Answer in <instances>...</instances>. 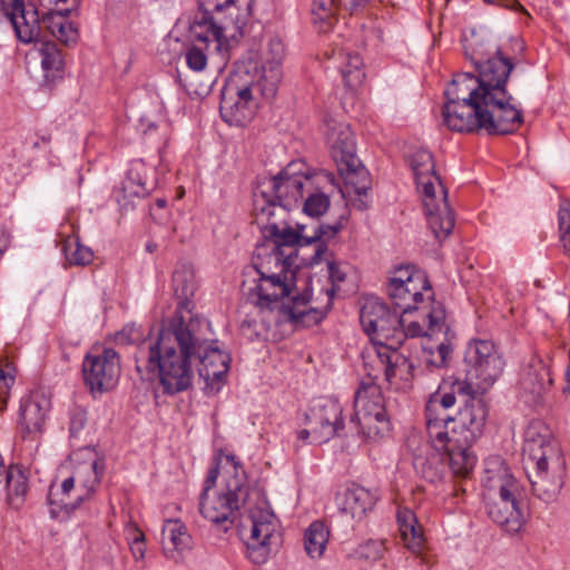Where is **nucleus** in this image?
<instances>
[{
    "label": "nucleus",
    "mask_w": 570,
    "mask_h": 570,
    "mask_svg": "<svg viewBox=\"0 0 570 570\" xmlns=\"http://www.w3.org/2000/svg\"><path fill=\"white\" fill-rule=\"evenodd\" d=\"M343 228L342 222L318 225L313 234L306 233L305 225L289 228L275 242L265 243L257 248L259 263L255 268L259 275L256 286L250 289L249 298L254 308L273 309L281 299L289 296L295 284L294 268L298 267L297 247L316 244L311 264H318L327 252L326 242L334 238Z\"/></svg>",
    "instance_id": "obj_2"
},
{
    "label": "nucleus",
    "mask_w": 570,
    "mask_h": 570,
    "mask_svg": "<svg viewBox=\"0 0 570 570\" xmlns=\"http://www.w3.org/2000/svg\"><path fill=\"white\" fill-rule=\"evenodd\" d=\"M7 502L19 509L26 501L29 490L28 478L19 465H9L6 474Z\"/></svg>",
    "instance_id": "obj_35"
},
{
    "label": "nucleus",
    "mask_w": 570,
    "mask_h": 570,
    "mask_svg": "<svg viewBox=\"0 0 570 570\" xmlns=\"http://www.w3.org/2000/svg\"><path fill=\"white\" fill-rule=\"evenodd\" d=\"M334 58L340 62L338 69L346 88L357 89L365 79L363 59L358 53H352L345 49L334 52Z\"/></svg>",
    "instance_id": "obj_33"
},
{
    "label": "nucleus",
    "mask_w": 570,
    "mask_h": 570,
    "mask_svg": "<svg viewBox=\"0 0 570 570\" xmlns=\"http://www.w3.org/2000/svg\"><path fill=\"white\" fill-rule=\"evenodd\" d=\"M85 385L91 393L112 390L120 376V358L114 348L92 350L82 361Z\"/></svg>",
    "instance_id": "obj_12"
},
{
    "label": "nucleus",
    "mask_w": 570,
    "mask_h": 570,
    "mask_svg": "<svg viewBox=\"0 0 570 570\" xmlns=\"http://www.w3.org/2000/svg\"><path fill=\"white\" fill-rule=\"evenodd\" d=\"M550 368L538 355L531 357L522 377V386L532 394L540 395L552 385Z\"/></svg>",
    "instance_id": "obj_31"
},
{
    "label": "nucleus",
    "mask_w": 570,
    "mask_h": 570,
    "mask_svg": "<svg viewBox=\"0 0 570 570\" xmlns=\"http://www.w3.org/2000/svg\"><path fill=\"white\" fill-rule=\"evenodd\" d=\"M499 48L485 62L475 61L478 76L456 73L444 91V125L458 132L485 130L499 134L494 115L499 110Z\"/></svg>",
    "instance_id": "obj_3"
},
{
    "label": "nucleus",
    "mask_w": 570,
    "mask_h": 570,
    "mask_svg": "<svg viewBox=\"0 0 570 570\" xmlns=\"http://www.w3.org/2000/svg\"><path fill=\"white\" fill-rule=\"evenodd\" d=\"M70 12L71 9L52 10L50 8L48 12L42 14L41 23L55 37L63 28Z\"/></svg>",
    "instance_id": "obj_48"
},
{
    "label": "nucleus",
    "mask_w": 570,
    "mask_h": 570,
    "mask_svg": "<svg viewBox=\"0 0 570 570\" xmlns=\"http://www.w3.org/2000/svg\"><path fill=\"white\" fill-rule=\"evenodd\" d=\"M370 0H313L312 14L314 22L320 23L322 32L328 31L334 21L336 13L345 11L348 14L362 11Z\"/></svg>",
    "instance_id": "obj_21"
},
{
    "label": "nucleus",
    "mask_w": 570,
    "mask_h": 570,
    "mask_svg": "<svg viewBox=\"0 0 570 570\" xmlns=\"http://www.w3.org/2000/svg\"><path fill=\"white\" fill-rule=\"evenodd\" d=\"M396 518L404 546L412 553L421 554L424 547V533L415 513L407 508L399 509Z\"/></svg>",
    "instance_id": "obj_27"
},
{
    "label": "nucleus",
    "mask_w": 570,
    "mask_h": 570,
    "mask_svg": "<svg viewBox=\"0 0 570 570\" xmlns=\"http://www.w3.org/2000/svg\"><path fill=\"white\" fill-rule=\"evenodd\" d=\"M327 139L336 164L357 157L355 137L348 125L335 124L331 127Z\"/></svg>",
    "instance_id": "obj_28"
},
{
    "label": "nucleus",
    "mask_w": 570,
    "mask_h": 570,
    "mask_svg": "<svg viewBox=\"0 0 570 570\" xmlns=\"http://www.w3.org/2000/svg\"><path fill=\"white\" fill-rule=\"evenodd\" d=\"M397 350L399 348H389L387 356H385V362H387V366L392 371L387 379L390 383L396 376L407 379V375H410L413 370V364Z\"/></svg>",
    "instance_id": "obj_45"
},
{
    "label": "nucleus",
    "mask_w": 570,
    "mask_h": 570,
    "mask_svg": "<svg viewBox=\"0 0 570 570\" xmlns=\"http://www.w3.org/2000/svg\"><path fill=\"white\" fill-rule=\"evenodd\" d=\"M522 460L525 469L532 468L535 471L538 480H532L531 475H528L533 492L544 501L554 500L562 483L548 487L547 475L549 468L561 471L564 468V460L558 443L552 440L549 428L540 420L531 421L525 429Z\"/></svg>",
    "instance_id": "obj_7"
},
{
    "label": "nucleus",
    "mask_w": 570,
    "mask_h": 570,
    "mask_svg": "<svg viewBox=\"0 0 570 570\" xmlns=\"http://www.w3.org/2000/svg\"><path fill=\"white\" fill-rule=\"evenodd\" d=\"M263 327V324H259L256 318L246 317L240 323L243 334L249 338H253L254 336L258 337Z\"/></svg>",
    "instance_id": "obj_57"
},
{
    "label": "nucleus",
    "mask_w": 570,
    "mask_h": 570,
    "mask_svg": "<svg viewBox=\"0 0 570 570\" xmlns=\"http://www.w3.org/2000/svg\"><path fill=\"white\" fill-rule=\"evenodd\" d=\"M528 517L525 488L501 462V531L519 537Z\"/></svg>",
    "instance_id": "obj_11"
},
{
    "label": "nucleus",
    "mask_w": 570,
    "mask_h": 570,
    "mask_svg": "<svg viewBox=\"0 0 570 570\" xmlns=\"http://www.w3.org/2000/svg\"><path fill=\"white\" fill-rule=\"evenodd\" d=\"M491 479H488L487 481L483 482V487H484V491H483V499L484 501H493L494 500V494H493V487L490 485Z\"/></svg>",
    "instance_id": "obj_63"
},
{
    "label": "nucleus",
    "mask_w": 570,
    "mask_h": 570,
    "mask_svg": "<svg viewBox=\"0 0 570 570\" xmlns=\"http://www.w3.org/2000/svg\"><path fill=\"white\" fill-rule=\"evenodd\" d=\"M416 274H424L423 272L414 268L411 265L400 266L395 268L393 275L390 277L387 285H399L404 284L405 282L412 281Z\"/></svg>",
    "instance_id": "obj_51"
},
{
    "label": "nucleus",
    "mask_w": 570,
    "mask_h": 570,
    "mask_svg": "<svg viewBox=\"0 0 570 570\" xmlns=\"http://www.w3.org/2000/svg\"><path fill=\"white\" fill-rule=\"evenodd\" d=\"M400 311L391 312L386 308V315L377 324V331H373L372 340L374 344L396 348V332L403 325V318Z\"/></svg>",
    "instance_id": "obj_36"
},
{
    "label": "nucleus",
    "mask_w": 570,
    "mask_h": 570,
    "mask_svg": "<svg viewBox=\"0 0 570 570\" xmlns=\"http://www.w3.org/2000/svg\"><path fill=\"white\" fill-rule=\"evenodd\" d=\"M13 382L14 376L9 373H6L4 370L0 367V410H2V407H4L7 404L9 391Z\"/></svg>",
    "instance_id": "obj_55"
},
{
    "label": "nucleus",
    "mask_w": 570,
    "mask_h": 570,
    "mask_svg": "<svg viewBox=\"0 0 570 570\" xmlns=\"http://www.w3.org/2000/svg\"><path fill=\"white\" fill-rule=\"evenodd\" d=\"M87 423V414L83 409L75 407L69 412L70 436L77 438Z\"/></svg>",
    "instance_id": "obj_50"
},
{
    "label": "nucleus",
    "mask_w": 570,
    "mask_h": 570,
    "mask_svg": "<svg viewBox=\"0 0 570 570\" xmlns=\"http://www.w3.org/2000/svg\"><path fill=\"white\" fill-rule=\"evenodd\" d=\"M387 305L376 298L367 299L361 308L360 321L364 332L372 336L377 331V324L386 315Z\"/></svg>",
    "instance_id": "obj_41"
},
{
    "label": "nucleus",
    "mask_w": 570,
    "mask_h": 570,
    "mask_svg": "<svg viewBox=\"0 0 570 570\" xmlns=\"http://www.w3.org/2000/svg\"><path fill=\"white\" fill-rule=\"evenodd\" d=\"M55 38L66 46L76 45L79 38L78 28L67 20L63 28H61V31L59 30Z\"/></svg>",
    "instance_id": "obj_52"
},
{
    "label": "nucleus",
    "mask_w": 570,
    "mask_h": 570,
    "mask_svg": "<svg viewBox=\"0 0 570 570\" xmlns=\"http://www.w3.org/2000/svg\"><path fill=\"white\" fill-rule=\"evenodd\" d=\"M312 438L313 439V430L312 428L307 426V429H303L301 430L298 433H297V439L298 441H302L303 443H306L308 441V439ZM312 443H315L313 440L311 441Z\"/></svg>",
    "instance_id": "obj_64"
},
{
    "label": "nucleus",
    "mask_w": 570,
    "mask_h": 570,
    "mask_svg": "<svg viewBox=\"0 0 570 570\" xmlns=\"http://www.w3.org/2000/svg\"><path fill=\"white\" fill-rule=\"evenodd\" d=\"M330 207V198L324 193L309 194L304 202L303 210L312 217H317L326 213Z\"/></svg>",
    "instance_id": "obj_47"
},
{
    "label": "nucleus",
    "mask_w": 570,
    "mask_h": 570,
    "mask_svg": "<svg viewBox=\"0 0 570 570\" xmlns=\"http://www.w3.org/2000/svg\"><path fill=\"white\" fill-rule=\"evenodd\" d=\"M232 471L225 480V488L210 494L219 475V463L216 462L208 471L199 499V512L214 524L234 523L236 514L248 497L245 472L234 455L225 456Z\"/></svg>",
    "instance_id": "obj_9"
},
{
    "label": "nucleus",
    "mask_w": 570,
    "mask_h": 570,
    "mask_svg": "<svg viewBox=\"0 0 570 570\" xmlns=\"http://www.w3.org/2000/svg\"><path fill=\"white\" fill-rule=\"evenodd\" d=\"M282 80V70L278 63L271 65L268 68L264 67L263 75L257 83L262 95L267 98H274L278 85Z\"/></svg>",
    "instance_id": "obj_44"
},
{
    "label": "nucleus",
    "mask_w": 570,
    "mask_h": 570,
    "mask_svg": "<svg viewBox=\"0 0 570 570\" xmlns=\"http://www.w3.org/2000/svg\"><path fill=\"white\" fill-rule=\"evenodd\" d=\"M386 292L392 304L400 309L401 314L424 309L425 306L435 302L433 289L425 274H416L409 283L387 285Z\"/></svg>",
    "instance_id": "obj_17"
},
{
    "label": "nucleus",
    "mask_w": 570,
    "mask_h": 570,
    "mask_svg": "<svg viewBox=\"0 0 570 570\" xmlns=\"http://www.w3.org/2000/svg\"><path fill=\"white\" fill-rule=\"evenodd\" d=\"M35 51L40 58L45 81L51 83L62 79L65 60L58 46L52 41H40Z\"/></svg>",
    "instance_id": "obj_29"
},
{
    "label": "nucleus",
    "mask_w": 570,
    "mask_h": 570,
    "mask_svg": "<svg viewBox=\"0 0 570 570\" xmlns=\"http://www.w3.org/2000/svg\"><path fill=\"white\" fill-rule=\"evenodd\" d=\"M498 360L497 346L492 340L475 338L469 342L464 353V362L475 371V377L481 380L474 386L478 396L482 397L494 385L498 377Z\"/></svg>",
    "instance_id": "obj_15"
},
{
    "label": "nucleus",
    "mask_w": 570,
    "mask_h": 570,
    "mask_svg": "<svg viewBox=\"0 0 570 570\" xmlns=\"http://www.w3.org/2000/svg\"><path fill=\"white\" fill-rule=\"evenodd\" d=\"M385 551L384 541L370 539L358 546L356 554L361 560L375 562L383 558Z\"/></svg>",
    "instance_id": "obj_46"
},
{
    "label": "nucleus",
    "mask_w": 570,
    "mask_h": 570,
    "mask_svg": "<svg viewBox=\"0 0 570 570\" xmlns=\"http://www.w3.org/2000/svg\"><path fill=\"white\" fill-rule=\"evenodd\" d=\"M337 170L344 179L345 188L351 195L352 193L357 196L353 202V206L358 210L368 208L366 199L367 191L371 188V177L368 170L362 165L358 157L336 164Z\"/></svg>",
    "instance_id": "obj_20"
},
{
    "label": "nucleus",
    "mask_w": 570,
    "mask_h": 570,
    "mask_svg": "<svg viewBox=\"0 0 570 570\" xmlns=\"http://www.w3.org/2000/svg\"><path fill=\"white\" fill-rule=\"evenodd\" d=\"M327 266L330 279L333 285L332 288L327 291V295L332 298L336 292V286L345 281L346 273L341 268V265L334 261H327Z\"/></svg>",
    "instance_id": "obj_53"
},
{
    "label": "nucleus",
    "mask_w": 570,
    "mask_h": 570,
    "mask_svg": "<svg viewBox=\"0 0 570 570\" xmlns=\"http://www.w3.org/2000/svg\"><path fill=\"white\" fill-rule=\"evenodd\" d=\"M417 189L429 228L439 240L446 238L454 228V216L448 204V193L435 171L433 155L426 149H419L411 156Z\"/></svg>",
    "instance_id": "obj_8"
},
{
    "label": "nucleus",
    "mask_w": 570,
    "mask_h": 570,
    "mask_svg": "<svg viewBox=\"0 0 570 570\" xmlns=\"http://www.w3.org/2000/svg\"><path fill=\"white\" fill-rule=\"evenodd\" d=\"M487 422L488 406L483 397L478 396L474 385L468 380L453 379L444 382L432 393L425 404L426 432L433 446H444L453 431L459 432V419Z\"/></svg>",
    "instance_id": "obj_5"
},
{
    "label": "nucleus",
    "mask_w": 570,
    "mask_h": 570,
    "mask_svg": "<svg viewBox=\"0 0 570 570\" xmlns=\"http://www.w3.org/2000/svg\"><path fill=\"white\" fill-rule=\"evenodd\" d=\"M466 419V414L459 419L460 431H453L444 446H433L439 452L446 453L449 458L450 468L455 476L466 478L473 471L476 456L471 450L475 441L483 435L487 422H481L475 419Z\"/></svg>",
    "instance_id": "obj_10"
},
{
    "label": "nucleus",
    "mask_w": 570,
    "mask_h": 570,
    "mask_svg": "<svg viewBox=\"0 0 570 570\" xmlns=\"http://www.w3.org/2000/svg\"><path fill=\"white\" fill-rule=\"evenodd\" d=\"M50 407V399L40 390L31 391L21 399L19 425L23 438L36 436L43 432Z\"/></svg>",
    "instance_id": "obj_18"
},
{
    "label": "nucleus",
    "mask_w": 570,
    "mask_h": 570,
    "mask_svg": "<svg viewBox=\"0 0 570 570\" xmlns=\"http://www.w3.org/2000/svg\"><path fill=\"white\" fill-rule=\"evenodd\" d=\"M330 532L322 521H314L305 531L304 546L312 559H320L327 546Z\"/></svg>",
    "instance_id": "obj_39"
},
{
    "label": "nucleus",
    "mask_w": 570,
    "mask_h": 570,
    "mask_svg": "<svg viewBox=\"0 0 570 570\" xmlns=\"http://www.w3.org/2000/svg\"><path fill=\"white\" fill-rule=\"evenodd\" d=\"M525 43L520 37H511L501 48V96L507 94V83L513 71H522Z\"/></svg>",
    "instance_id": "obj_26"
},
{
    "label": "nucleus",
    "mask_w": 570,
    "mask_h": 570,
    "mask_svg": "<svg viewBox=\"0 0 570 570\" xmlns=\"http://www.w3.org/2000/svg\"><path fill=\"white\" fill-rule=\"evenodd\" d=\"M311 179L306 163L294 160L254 190L253 215L266 243L277 240L291 228L289 213L298 206Z\"/></svg>",
    "instance_id": "obj_4"
},
{
    "label": "nucleus",
    "mask_w": 570,
    "mask_h": 570,
    "mask_svg": "<svg viewBox=\"0 0 570 570\" xmlns=\"http://www.w3.org/2000/svg\"><path fill=\"white\" fill-rule=\"evenodd\" d=\"M283 308L289 318L295 322H304L306 317L311 316V314H313L312 321L315 323L323 317L320 313L312 308H307V299L299 295L293 297L288 304H284Z\"/></svg>",
    "instance_id": "obj_43"
},
{
    "label": "nucleus",
    "mask_w": 570,
    "mask_h": 570,
    "mask_svg": "<svg viewBox=\"0 0 570 570\" xmlns=\"http://www.w3.org/2000/svg\"><path fill=\"white\" fill-rule=\"evenodd\" d=\"M559 229H570V202H563L558 213Z\"/></svg>",
    "instance_id": "obj_59"
},
{
    "label": "nucleus",
    "mask_w": 570,
    "mask_h": 570,
    "mask_svg": "<svg viewBox=\"0 0 570 570\" xmlns=\"http://www.w3.org/2000/svg\"><path fill=\"white\" fill-rule=\"evenodd\" d=\"M104 473V464L95 460L90 463H83L75 468L72 474L75 476L77 489V501L82 503L97 489L100 478Z\"/></svg>",
    "instance_id": "obj_30"
},
{
    "label": "nucleus",
    "mask_w": 570,
    "mask_h": 570,
    "mask_svg": "<svg viewBox=\"0 0 570 570\" xmlns=\"http://www.w3.org/2000/svg\"><path fill=\"white\" fill-rule=\"evenodd\" d=\"M191 36L195 43L186 51L187 66L194 71H203L207 66L206 51L210 45L215 50L220 51L226 45L225 27L218 24L214 19H205L191 27Z\"/></svg>",
    "instance_id": "obj_16"
},
{
    "label": "nucleus",
    "mask_w": 570,
    "mask_h": 570,
    "mask_svg": "<svg viewBox=\"0 0 570 570\" xmlns=\"http://www.w3.org/2000/svg\"><path fill=\"white\" fill-rule=\"evenodd\" d=\"M250 522L247 556L253 563L262 564L282 543L278 520L273 512L259 510L250 515Z\"/></svg>",
    "instance_id": "obj_13"
},
{
    "label": "nucleus",
    "mask_w": 570,
    "mask_h": 570,
    "mask_svg": "<svg viewBox=\"0 0 570 570\" xmlns=\"http://www.w3.org/2000/svg\"><path fill=\"white\" fill-rule=\"evenodd\" d=\"M389 348L374 344L363 353L365 376L354 393V415L348 424L351 430L366 440L383 438L391 430L382 390L377 384L381 374L387 381L392 373L385 362Z\"/></svg>",
    "instance_id": "obj_6"
},
{
    "label": "nucleus",
    "mask_w": 570,
    "mask_h": 570,
    "mask_svg": "<svg viewBox=\"0 0 570 570\" xmlns=\"http://www.w3.org/2000/svg\"><path fill=\"white\" fill-rule=\"evenodd\" d=\"M77 489L78 484L72 473L59 485L52 484L48 493V503L51 507V513L57 514L62 510L66 511V513L75 511L81 503H78L77 498L72 502L68 501V499L70 498L71 491H77Z\"/></svg>",
    "instance_id": "obj_34"
},
{
    "label": "nucleus",
    "mask_w": 570,
    "mask_h": 570,
    "mask_svg": "<svg viewBox=\"0 0 570 570\" xmlns=\"http://www.w3.org/2000/svg\"><path fill=\"white\" fill-rule=\"evenodd\" d=\"M209 323L200 317L173 320L156 335L138 343L136 371L141 380H158L165 394L174 395L191 386V362L198 358V374L207 387L218 391L229 370L230 356L208 337Z\"/></svg>",
    "instance_id": "obj_1"
},
{
    "label": "nucleus",
    "mask_w": 570,
    "mask_h": 570,
    "mask_svg": "<svg viewBox=\"0 0 570 570\" xmlns=\"http://www.w3.org/2000/svg\"><path fill=\"white\" fill-rule=\"evenodd\" d=\"M434 460H425L422 462L420 473L422 478L431 483H435L442 479V469L435 464Z\"/></svg>",
    "instance_id": "obj_54"
},
{
    "label": "nucleus",
    "mask_w": 570,
    "mask_h": 570,
    "mask_svg": "<svg viewBox=\"0 0 570 570\" xmlns=\"http://www.w3.org/2000/svg\"><path fill=\"white\" fill-rule=\"evenodd\" d=\"M377 501L375 491L362 485L352 484L347 488L338 503L341 512L351 515L353 519H362L373 509Z\"/></svg>",
    "instance_id": "obj_24"
},
{
    "label": "nucleus",
    "mask_w": 570,
    "mask_h": 570,
    "mask_svg": "<svg viewBox=\"0 0 570 570\" xmlns=\"http://www.w3.org/2000/svg\"><path fill=\"white\" fill-rule=\"evenodd\" d=\"M66 259L71 265L86 266L94 259L90 247L82 245L78 237H68L63 244Z\"/></svg>",
    "instance_id": "obj_42"
},
{
    "label": "nucleus",
    "mask_w": 570,
    "mask_h": 570,
    "mask_svg": "<svg viewBox=\"0 0 570 570\" xmlns=\"http://www.w3.org/2000/svg\"><path fill=\"white\" fill-rule=\"evenodd\" d=\"M146 167L142 163H134L121 181L117 193V202L126 207L132 198H144L149 195L150 186L147 185Z\"/></svg>",
    "instance_id": "obj_25"
},
{
    "label": "nucleus",
    "mask_w": 570,
    "mask_h": 570,
    "mask_svg": "<svg viewBox=\"0 0 570 570\" xmlns=\"http://www.w3.org/2000/svg\"><path fill=\"white\" fill-rule=\"evenodd\" d=\"M163 550L167 559L183 561V553L193 549L194 541L187 527L178 519L166 520L163 527Z\"/></svg>",
    "instance_id": "obj_22"
},
{
    "label": "nucleus",
    "mask_w": 570,
    "mask_h": 570,
    "mask_svg": "<svg viewBox=\"0 0 570 570\" xmlns=\"http://www.w3.org/2000/svg\"><path fill=\"white\" fill-rule=\"evenodd\" d=\"M219 112L225 122L239 127L245 126L253 116L248 105L233 97L228 98L225 94H223Z\"/></svg>",
    "instance_id": "obj_37"
},
{
    "label": "nucleus",
    "mask_w": 570,
    "mask_h": 570,
    "mask_svg": "<svg viewBox=\"0 0 570 570\" xmlns=\"http://www.w3.org/2000/svg\"><path fill=\"white\" fill-rule=\"evenodd\" d=\"M305 424L313 430V441L323 443L334 436L346 435L343 406L337 399L324 397L305 414Z\"/></svg>",
    "instance_id": "obj_14"
},
{
    "label": "nucleus",
    "mask_w": 570,
    "mask_h": 570,
    "mask_svg": "<svg viewBox=\"0 0 570 570\" xmlns=\"http://www.w3.org/2000/svg\"><path fill=\"white\" fill-rule=\"evenodd\" d=\"M560 240L563 246L564 254L570 256V229H561Z\"/></svg>",
    "instance_id": "obj_62"
},
{
    "label": "nucleus",
    "mask_w": 570,
    "mask_h": 570,
    "mask_svg": "<svg viewBox=\"0 0 570 570\" xmlns=\"http://www.w3.org/2000/svg\"><path fill=\"white\" fill-rule=\"evenodd\" d=\"M424 352L429 353V356H426V363L429 365L434 367H442L445 366L448 358L452 353V347L448 342L446 335H444V340L436 345L435 351L430 348L429 351L424 350Z\"/></svg>",
    "instance_id": "obj_49"
},
{
    "label": "nucleus",
    "mask_w": 570,
    "mask_h": 570,
    "mask_svg": "<svg viewBox=\"0 0 570 570\" xmlns=\"http://www.w3.org/2000/svg\"><path fill=\"white\" fill-rule=\"evenodd\" d=\"M237 100L244 101L246 105H249L252 101V90L250 87L245 86L243 88L237 89L236 91Z\"/></svg>",
    "instance_id": "obj_60"
},
{
    "label": "nucleus",
    "mask_w": 570,
    "mask_h": 570,
    "mask_svg": "<svg viewBox=\"0 0 570 570\" xmlns=\"http://www.w3.org/2000/svg\"><path fill=\"white\" fill-rule=\"evenodd\" d=\"M173 287L175 295L179 299L177 309L190 312L194 307L191 297L197 288L191 266L181 264L175 269L173 274Z\"/></svg>",
    "instance_id": "obj_32"
},
{
    "label": "nucleus",
    "mask_w": 570,
    "mask_h": 570,
    "mask_svg": "<svg viewBox=\"0 0 570 570\" xmlns=\"http://www.w3.org/2000/svg\"><path fill=\"white\" fill-rule=\"evenodd\" d=\"M9 242H10V235H9L8 230L3 226H0V257L7 249Z\"/></svg>",
    "instance_id": "obj_61"
},
{
    "label": "nucleus",
    "mask_w": 570,
    "mask_h": 570,
    "mask_svg": "<svg viewBox=\"0 0 570 570\" xmlns=\"http://www.w3.org/2000/svg\"><path fill=\"white\" fill-rule=\"evenodd\" d=\"M425 308H428V312L424 314V318L429 322L428 327L425 328L417 321H412L407 324L403 321V325L396 332V348H400L406 338L433 337L440 334L448 335L450 328L446 324V314L443 305L439 302H432Z\"/></svg>",
    "instance_id": "obj_19"
},
{
    "label": "nucleus",
    "mask_w": 570,
    "mask_h": 570,
    "mask_svg": "<svg viewBox=\"0 0 570 570\" xmlns=\"http://www.w3.org/2000/svg\"><path fill=\"white\" fill-rule=\"evenodd\" d=\"M490 39L494 40V35L484 27L473 29L470 36H464L463 47L465 55L470 57L474 65L475 61H487L482 59L490 53L487 48V43H489Z\"/></svg>",
    "instance_id": "obj_38"
},
{
    "label": "nucleus",
    "mask_w": 570,
    "mask_h": 570,
    "mask_svg": "<svg viewBox=\"0 0 570 570\" xmlns=\"http://www.w3.org/2000/svg\"><path fill=\"white\" fill-rule=\"evenodd\" d=\"M9 18L17 38L29 43L37 41L41 33V19L36 8L27 9L23 1L4 12Z\"/></svg>",
    "instance_id": "obj_23"
},
{
    "label": "nucleus",
    "mask_w": 570,
    "mask_h": 570,
    "mask_svg": "<svg viewBox=\"0 0 570 570\" xmlns=\"http://www.w3.org/2000/svg\"><path fill=\"white\" fill-rule=\"evenodd\" d=\"M139 337L140 333L135 326H125L117 335V340L122 343H135Z\"/></svg>",
    "instance_id": "obj_58"
},
{
    "label": "nucleus",
    "mask_w": 570,
    "mask_h": 570,
    "mask_svg": "<svg viewBox=\"0 0 570 570\" xmlns=\"http://www.w3.org/2000/svg\"><path fill=\"white\" fill-rule=\"evenodd\" d=\"M523 122V111L507 91L501 96V135L514 132Z\"/></svg>",
    "instance_id": "obj_40"
},
{
    "label": "nucleus",
    "mask_w": 570,
    "mask_h": 570,
    "mask_svg": "<svg viewBox=\"0 0 570 570\" xmlns=\"http://www.w3.org/2000/svg\"><path fill=\"white\" fill-rule=\"evenodd\" d=\"M136 535L132 538L130 543V550L136 560H142L145 558V535L142 532L135 530Z\"/></svg>",
    "instance_id": "obj_56"
}]
</instances>
